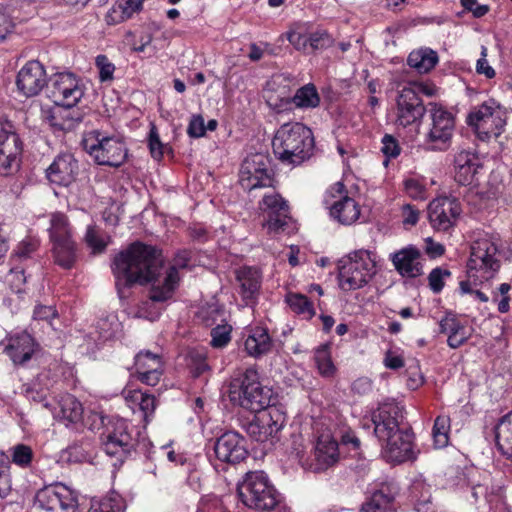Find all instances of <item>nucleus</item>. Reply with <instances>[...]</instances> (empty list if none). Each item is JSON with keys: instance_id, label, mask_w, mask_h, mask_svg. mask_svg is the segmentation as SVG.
I'll list each match as a JSON object with an SVG mask.
<instances>
[{"instance_id": "40", "label": "nucleus", "mask_w": 512, "mask_h": 512, "mask_svg": "<svg viewBox=\"0 0 512 512\" xmlns=\"http://www.w3.org/2000/svg\"><path fill=\"white\" fill-rule=\"evenodd\" d=\"M286 301L295 313L302 314L307 318H312L315 314L312 303L305 295L290 293L287 295Z\"/></svg>"}, {"instance_id": "56", "label": "nucleus", "mask_w": 512, "mask_h": 512, "mask_svg": "<svg viewBox=\"0 0 512 512\" xmlns=\"http://www.w3.org/2000/svg\"><path fill=\"white\" fill-rule=\"evenodd\" d=\"M405 189L408 195L414 199H424L425 189L424 187L414 179H408L405 181Z\"/></svg>"}, {"instance_id": "6", "label": "nucleus", "mask_w": 512, "mask_h": 512, "mask_svg": "<svg viewBox=\"0 0 512 512\" xmlns=\"http://www.w3.org/2000/svg\"><path fill=\"white\" fill-rule=\"evenodd\" d=\"M94 416L104 425L101 434L103 450L107 455L116 457L118 461L123 463L138 445L137 438L132 435L133 428L131 424L122 418L110 419L105 424L101 416L98 414Z\"/></svg>"}, {"instance_id": "11", "label": "nucleus", "mask_w": 512, "mask_h": 512, "mask_svg": "<svg viewBox=\"0 0 512 512\" xmlns=\"http://www.w3.org/2000/svg\"><path fill=\"white\" fill-rule=\"evenodd\" d=\"M373 433L379 443L390 439L410 424L405 420L404 408L395 401L380 403L371 413Z\"/></svg>"}, {"instance_id": "60", "label": "nucleus", "mask_w": 512, "mask_h": 512, "mask_svg": "<svg viewBox=\"0 0 512 512\" xmlns=\"http://www.w3.org/2000/svg\"><path fill=\"white\" fill-rule=\"evenodd\" d=\"M10 469L0 471V497L6 498L11 492Z\"/></svg>"}, {"instance_id": "46", "label": "nucleus", "mask_w": 512, "mask_h": 512, "mask_svg": "<svg viewBox=\"0 0 512 512\" xmlns=\"http://www.w3.org/2000/svg\"><path fill=\"white\" fill-rule=\"evenodd\" d=\"M451 272L441 267L434 268L428 275L429 287L434 293H440L445 285L444 279L450 277Z\"/></svg>"}, {"instance_id": "44", "label": "nucleus", "mask_w": 512, "mask_h": 512, "mask_svg": "<svg viewBox=\"0 0 512 512\" xmlns=\"http://www.w3.org/2000/svg\"><path fill=\"white\" fill-rule=\"evenodd\" d=\"M61 457L69 463H81L86 460L87 453L82 443L74 442L62 451Z\"/></svg>"}, {"instance_id": "27", "label": "nucleus", "mask_w": 512, "mask_h": 512, "mask_svg": "<svg viewBox=\"0 0 512 512\" xmlns=\"http://www.w3.org/2000/svg\"><path fill=\"white\" fill-rule=\"evenodd\" d=\"M19 91L26 97L37 95L46 82L44 67L39 61L28 62L18 73L16 80Z\"/></svg>"}, {"instance_id": "18", "label": "nucleus", "mask_w": 512, "mask_h": 512, "mask_svg": "<svg viewBox=\"0 0 512 512\" xmlns=\"http://www.w3.org/2000/svg\"><path fill=\"white\" fill-rule=\"evenodd\" d=\"M461 212L460 202L451 197L434 199L428 206L429 221L432 227L438 231L449 230Z\"/></svg>"}, {"instance_id": "13", "label": "nucleus", "mask_w": 512, "mask_h": 512, "mask_svg": "<svg viewBox=\"0 0 512 512\" xmlns=\"http://www.w3.org/2000/svg\"><path fill=\"white\" fill-rule=\"evenodd\" d=\"M272 170L270 159L262 153H255L247 156L240 169V184L246 190H253L260 187L272 185Z\"/></svg>"}, {"instance_id": "3", "label": "nucleus", "mask_w": 512, "mask_h": 512, "mask_svg": "<svg viewBox=\"0 0 512 512\" xmlns=\"http://www.w3.org/2000/svg\"><path fill=\"white\" fill-rule=\"evenodd\" d=\"M237 491L241 502L255 511L291 512L281 493L263 471L247 472L238 484Z\"/></svg>"}, {"instance_id": "17", "label": "nucleus", "mask_w": 512, "mask_h": 512, "mask_svg": "<svg viewBox=\"0 0 512 512\" xmlns=\"http://www.w3.org/2000/svg\"><path fill=\"white\" fill-rule=\"evenodd\" d=\"M426 107L415 87H404L397 97V123L407 127L423 118Z\"/></svg>"}, {"instance_id": "63", "label": "nucleus", "mask_w": 512, "mask_h": 512, "mask_svg": "<svg viewBox=\"0 0 512 512\" xmlns=\"http://www.w3.org/2000/svg\"><path fill=\"white\" fill-rule=\"evenodd\" d=\"M289 42L298 50L306 51L308 49V36L302 35L297 32H292L288 35Z\"/></svg>"}, {"instance_id": "19", "label": "nucleus", "mask_w": 512, "mask_h": 512, "mask_svg": "<svg viewBox=\"0 0 512 512\" xmlns=\"http://www.w3.org/2000/svg\"><path fill=\"white\" fill-rule=\"evenodd\" d=\"M261 209L267 214L263 227L268 234H278L285 231L289 220V207L279 194L265 195Z\"/></svg>"}, {"instance_id": "55", "label": "nucleus", "mask_w": 512, "mask_h": 512, "mask_svg": "<svg viewBox=\"0 0 512 512\" xmlns=\"http://www.w3.org/2000/svg\"><path fill=\"white\" fill-rule=\"evenodd\" d=\"M38 248V241L34 239L23 240L17 247L16 256L28 258Z\"/></svg>"}, {"instance_id": "38", "label": "nucleus", "mask_w": 512, "mask_h": 512, "mask_svg": "<svg viewBox=\"0 0 512 512\" xmlns=\"http://www.w3.org/2000/svg\"><path fill=\"white\" fill-rule=\"evenodd\" d=\"M10 453V464L13 463L22 469L31 467L34 460V451L29 445L18 443L10 448Z\"/></svg>"}, {"instance_id": "43", "label": "nucleus", "mask_w": 512, "mask_h": 512, "mask_svg": "<svg viewBox=\"0 0 512 512\" xmlns=\"http://www.w3.org/2000/svg\"><path fill=\"white\" fill-rule=\"evenodd\" d=\"M91 508L93 512H120L122 504L117 496H106L99 501H93Z\"/></svg>"}, {"instance_id": "15", "label": "nucleus", "mask_w": 512, "mask_h": 512, "mask_svg": "<svg viewBox=\"0 0 512 512\" xmlns=\"http://www.w3.org/2000/svg\"><path fill=\"white\" fill-rule=\"evenodd\" d=\"M46 91L55 105L76 106L84 94L79 81L71 73L52 76L47 82Z\"/></svg>"}, {"instance_id": "48", "label": "nucleus", "mask_w": 512, "mask_h": 512, "mask_svg": "<svg viewBox=\"0 0 512 512\" xmlns=\"http://www.w3.org/2000/svg\"><path fill=\"white\" fill-rule=\"evenodd\" d=\"M401 148L395 137L390 134H385L382 138L381 152L387 158H395L400 154Z\"/></svg>"}, {"instance_id": "35", "label": "nucleus", "mask_w": 512, "mask_h": 512, "mask_svg": "<svg viewBox=\"0 0 512 512\" xmlns=\"http://www.w3.org/2000/svg\"><path fill=\"white\" fill-rule=\"evenodd\" d=\"M292 101L299 108H315L320 103V96L313 84H307L296 91Z\"/></svg>"}, {"instance_id": "7", "label": "nucleus", "mask_w": 512, "mask_h": 512, "mask_svg": "<svg viewBox=\"0 0 512 512\" xmlns=\"http://www.w3.org/2000/svg\"><path fill=\"white\" fill-rule=\"evenodd\" d=\"M82 145L99 165L120 167L127 159L128 150L116 136H107L99 130L85 134Z\"/></svg>"}, {"instance_id": "53", "label": "nucleus", "mask_w": 512, "mask_h": 512, "mask_svg": "<svg viewBox=\"0 0 512 512\" xmlns=\"http://www.w3.org/2000/svg\"><path fill=\"white\" fill-rule=\"evenodd\" d=\"M149 149L154 159L160 160L163 157L164 145L161 143L159 136L154 129L150 131Z\"/></svg>"}, {"instance_id": "32", "label": "nucleus", "mask_w": 512, "mask_h": 512, "mask_svg": "<svg viewBox=\"0 0 512 512\" xmlns=\"http://www.w3.org/2000/svg\"><path fill=\"white\" fill-rule=\"evenodd\" d=\"M83 414V405L74 395L66 393L60 397L56 417L66 426L82 424Z\"/></svg>"}, {"instance_id": "25", "label": "nucleus", "mask_w": 512, "mask_h": 512, "mask_svg": "<svg viewBox=\"0 0 512 512\" xmlns=\"http://www.w3.org/2000/svg\"><path fill=\"white\" fill-rule=\"evenodd\" d=\"M496 253L497 247L491 240L483 238L474 241L467 263L468 272L478 269L498 270L500 265L495 258Z\"/></svg>"}, {"instance_id": "39", "label": "nucleus", "mask_w": 512, "mask_h": 512, "mask_svg": "<svg viewBox=\"0 0 512 512\" xmlns=\"http://www.w3.org/2000/svg\"><path fill=\"white\" fill-rule=\"evenodd\" d=\"M270 349V337L263 329L255 330L245 341L246 352H268Z\"/></svg>"}, {"instance_id": "2", "label": "nucleus", "mask_w": 512, "mask_h": 512, "mask_svg": "<svg viewBox=\"0 0 512 512\" xmlns=\"http://www.w3.org/2000/svg\"><path fill=\"white\" fill-rule=\"evenodd\" d=\"M229 396L232 402L255 413L247 426V433L255 441L265 442L281 429L282 414L271 405L273 391L261 383L256 369L247 368L241 376L233 379Z\"/></svg>"}, {"instance_id": "64", "label": "nucleus", "mask_w": 512, "mask_h": 512, "mask_svg": "<svg viewBox=\"0 0 512 512\" xmlns=\"http://www.w3.org/2000/svg\"><path fill=\"white\" fill-rule=\"evenodd\" d=\"M34 318L38 320H49L56 315V311L52 306L39 305L34 309Z\"/></svg>"}, {"instance_id": "59", "label": "nucleus", "mask_w": 512, "mask_h": 512, "mask_svg": "<svg viewBox=\"0 0 512 512\" xmlns=\"http://www.w3.org/2000/svg\"><path fill=\"white\" fill-rule=\"evenodd\" d=\"M142 0H126L124 6H122L121 20H127L132 17L135 12H139L142 9Z\"/></svg>"}, {"instance_id": "12", "label": "nucleus", "mask_w": 512, "mask_h": 512, "mask_svg": "<svg viewBox=\"0 0 512 512\" xmlns=\"http://www.w3.org/2000/svg\"><path fill=\"white\" fill-rule=\"evenodd\" d=\"M430 105L431 127L425 136V144L431 150L445 151L450 146L455 130V118L444 107L432 103Z\"/></svg>"}, {"instance_id": "22", "label": "nucleus", "mask_w": 512, "mask_h": 512, "mask_svg": "<svg viewBox=\"0 0 512 512\" xmlns=\"http://www.w3.org/2000/svg\"><path fill=\"white\" fill-rule=\"evenodd\" d=\"M331 195L338 197L331 207L330 215L339 223L350 225L360 216V208L356 201L345 193V186L341 182L335 183L331 187Z\"/></svg>"}, {"instance_id": "16", "label": "nucleus", "mask_w": 512, "mask_h": 512, "mask_svg": "<svg viewBox=\"0 0 512 512\" xmlns=\"http://www.w3.org/2000/svg\"><path fill=\"white\" fill-rule=\"evenodd\" d=\"M213 451L217 460L231 465L244 461L249 454L245 437L233 430H228L216 438Z\"/></svg>"}, {"instance_id": "8", "label": "nucleus", "mask_w": 512, "mask_h": 512, "mask_svg": "<svg viewBox=\"0 0 512 512\" xmlns=\"http://www.w3.org/2000/svg\"><path fill=\"white\" fill-rule=\"evenodd\" d=\"M49 236L55 262L64 269H70L76 261V243L68 218L63 213L51 215Z\"/></svg>"}, {"instance_id": "5", "label": "nucleus", "mask_w": 512, "mask_h": 512, "mask_svg": "<svg viewBox=\"0 0 512 512\" xmlns=\"http://www.w3.org/2000/svg\"><path fill=\"white\" fill-rule=\"evenodd\" d=\"M339 287L352 291L366 286L376 274V263L367 250L350 253L338 266Z\"/></svg>"}, {"instance_id": "26", "label": "nucleus", "mask_w": 512, "mask_h": 512, "mask_svg": "<svg viewBox=\"0 0 512 512\" xmlns=\"http://www.w3.org/2000/svg\"><path fill=\"white\" fill-rule=\"evenodd\" d=\"M163 354H135L134 367L137 379L148 385L156 386L164 372Z\"/></svg>"}, {"instance_id": "62", "label": "nucleus", "mask_w": 512, "mask_h": 512, "mask_svg": "<svg viewBox=\"0 0 512 512\" xmlns=\"http://www.w3.org/2000/svg\"><path fill=\"white\" fill-rule=\"evenodd\" d=\"M419 219V211L413 206L407 204L403 207V223L405 225H415Z\"/></svg>"}, {"instance_id": "52", "label": "nucleus", "mask_w": 512, "mask_h": 512, "mask_svg": "<svg viewBox=\"0 0 512 512\" xmlns=\"http://www.w3.org/2000/svg\"><path fill=\"white\" fill-rule=\"evenodd\" d=\"M487 48L482 46L481 58L478 59L476 64V72L485 75L486 78L492 79L495 77V70L489 65L487 59Z\"/></svg>"}, {"instance_id": "1", "label": "nucleus", "mask_w": 512, "mask_h": 512, "mask_svg": "<svg viewBox=\"0 0 512 512\" xmlns=\"http://www.w3.org/2000/svg\"><path fill=\"white\" fill-rule=\"evenodd\" d=\"M112 270L116 277V287H130L134 284L151 283L149 298L142 301L135 312L138 318L156 320L162 311L159 304L171 299L179 281L178 270L170 268L162 275L161 252L154 246L142 242L132 243L126 250L117 254Z\"/></svg>"}, {"instance_id": "33", "label": "nucleus", "mask_w": 512, "mask_h": 512, "mask_svg": "<svg viewBox=\"0 0 512 512\" xmlns=\"http://www.w3.org/2000/svg\"><path fill=\"white\" fill-rule=\"evenodd\" d=\"M495 441L501 455L512 461V410L498 420L495 426Z\"/></svg>"}, {"instance_id": "21", "label": "nucleus", "mask_w": 512, "mask_h": 512, "mask_svg": "<svg viewBox=\"0 0 512 512\" xmlns=\"http://www.w3.org/2000/svg\"><path fill=\"white\" fill-rule=\"evenodd\" d=\"M22 144L14 132H0V175L8 176L17 172L20 167Z\"/></svg>"}, {"instance_id": "61", "label": "nucleus", "mask_w": 512, "mask_h": 512, "mask_svg": "<svg viewBox=\"0 0 512 512\" xmlns=\"http://www.w3.org/2000/svg\"><path fill=\"white\" fill-rule=\"evenodd\" d=\"M123 393L127 403L134 410L136 407L138 408L140 399L143 398L145 392L140 389H125Z\"/></svg>"}, {"instance_id": "49", "label": "nucleus", "mask_w": 512, "mask_h": 512, "mask_svg": "<svg viewBox=\"0 0 512 512\" xmlns=\"http://www.w3.org/2000/svg\"><path fill=\"white\" fill-rule=\"evenodd\" d=\"M96 66L99 69V77L101 81H109L113 79L114 65L108 60L105 55H98L96 57Z\"/></svg>"}, {"instance_id": "47", "label": "nucleus", "mask_w": 512, "mask_h": 512, "mask_svg": "<svg viewBox=\"0 0 512 512\" xmlns=\"http://www.w3.org/2000/svg\"><path fill=\"white\" fill-rule=\"evenodd\" d=\"M230 326H217L211 331V346L215 349L223 348L230 341Z\"/></svg>"}, {"instance_id": "31", "label": "nucleus", "mask_w": 512, "mask_h": 512, "mask_svg": "<svg viewBox=\"0 0 512 512\" xmlns=\"http://www.w3.org/2000/svg\"><path fill=\"white\" fill-rule=\"evenodd\" d=\"M240 294L246 305L254 303L261 285V275L257 268L242 267L236 272Z\"/></svg>"}, {"instance_id": "36", "label": "nucleus", "mask_w": 512, "mask_h": 512, "mask_svg": "<svg viewBox=\"0 0 512 512\" xmlns=\"http://www.w3.org/2000/svg\"><path fill=\"white\" fill-rule=\"evenodd\" d=\"M7 349L21 352H36L39 349V344L30 333L21 331L10 336Z\"/></svg>"}, {"instance_id": "24", "label": "nucleus", "mask_w": 512, "mask_h": 512, "mask_svg": "<svg viewBox=\"0 0 512 512\" xmlns=\"http://www.w3.org/2000/svg\"><path fill=\"white\" fill-rule=\"evenodd\" d=\"M79 164L70 153H62L55 157L51 165L46 169L47 179L60 186H69L78 175Z\"/></svg>"}, {"instance_id": "14", "label": "nucleus", "mask_w": 512, "mask_h": 512, "mask_svg": "<svg viewBox=\"0 0 512 512\" xmlns=\"http://www.w3.org/2000/svg\"><path fill=\"white\" fill-rule=\"evenodd\" d=\"M414 438L415 435L410 425L402 428L390 439L380 443L383 458L391 464H402L416 460L417 452L415 451Z\"/></svg>"}, {"instance_id": "9", "label": "nucleus", "mask_w": 512, "mask_h": 512, "mask_svg": "<svg viewBox=\"0 0 512 512\" xmlns=\"http://www.w3.org/2000/svg\"><path fill=\"white\" fill-rule=\"evenodd\" d=\"M32 512H78L77 496L62 483L45 486L36 492Z\"/></svg>"}, {"instance_id": "42", "label": "nucleus", "mask_w": 512, "mask_h": 512, "mask_svg": "<svg viewBox=\"0 0 512 512\" xmlns=\"http://www.w3.org/2000/svg\"><path fill=\"white\" fill-rule=\"evenodd\" d=\"M315 366L318 373L324 378H332L337 372V367L334 364L331 354H315Z\"/></svg>"}, {"instance_id": "20", "label": "nucleus", "mask_w": 512, "mask_h": 512, "mask_svg": "<svg viewBox=\"0 0 512 512\" xmlns=\"http://www.w3.org/2000/svg\"><path fill=\"white\" fill-rule=\"evenodd\" d=\"M398 493L399 487L395 481L380 482L361 505L359 512H396L395 499Z\"/></svg>"}, {"instance_id": "4", "label": "nucleus", "mask_w": 512, "mask_h": 512, "mask_svg": "<svg viewBox=\"0 0 512 512\" xmlns=\"http://www.w3.org/2000/svg\"><path fill=\"white\" fill-rule=\"evenodd\" d=\"M272 147L275 156L283 164L300 165L312 154L313 133L302 123H285L276 131Z\"/></svg>"}, {"instance_id": "41", "label": "nucleus", "mask_w": 512, "mask_h": 512, "mask_svg": "<svg viewBox=\"0 0 512 512\" xmlns=\"http://www.w3.org/2000/svg\"><path fill=\"white\" fill-rule=\"evenodd\" d=\"M185 361L193 378H198L210 370L206 354H187Z\"/></svg>"}, {"instance_id": "37", "label": "nucleus", "mask_w": 512, "mask_h": 512, "mask_svg": "<svg viewBox=\"0 0 512 512\" xmlns=\"http://www.w3.org/2000/svg\"><path fill=\"white\" fill-rule=\"evenodd\" d=\"M450 418L447 415L436 417L432 429L434 446L438 449L444 448L449 443Z\"/></svg>"}, {"instance_id": "28", "label": "nucleus", "mask_w": 512, "mask_h": 512, "mask_svg": "<svg viewBox=\"0 0 512 512\" xmlns=\"http://www.w3.org/2000/svg\"><path fill=\"white\" fill-rule=\"evenodd\" d=\"M83 112L75 106L55 105L44 112V119L54 130L71 131L83 120Z\"/></svg>"}, {"instance_id": "51", "label": "nucleus", "mask_w": 512, "mask_h": 512, "mask_svg": "<svg viewBox=\"0 0 512 512\" xmlns=\"http://www.w3.org/2000/svg\"><path fill=\"white\" fill-rule=\"evenodd\" d=\"M204 119L201 115H194L188 125L187 133L192 138H199L205 135Z\"/></svg>"}, {"instance_id": "29", "label": "nucleus", "mask_w": 512, "mask_h": 512, "mask_svg": "<svg viewBox=\"0 0 512 512\" xmlns=\"http://www.w3.org/2000/svg\"><path fill=\"white\" fill-rule=\"evenodd\" d=\"M339 444L330 433L317 437L314 448L315 469L324 471L339 461Z\"/></svg>"}, {"instance_id": "45", "label": "nucleus", "mask_w": 512, "mask_h": 512, "mask_svg": "<svg viewBox=\"0 0 512 512\" xmlns=\"http://www.w3.org/2000/svg\"><path fill=\"white\" fill-rule=\"evenodd\" d=\"M333 44V38L324 30L308 35V48L312 51L326 49Z\"/></svg>"}, {"instance_id": "10", "label": "nucleus", "mask_w": 512, "mask_h": 512, "mask_svg": "<svg viewBox=\"0 0 512 512\" xmlns=\"http://www.w3.org/2000/svg\"><path fill=\"white\" fill-rule=\"evenodd\" d=\"M467 123L474 127L482 141L497 139L506 125L503 113L494 101L484 102L475 107L468 115Z\"/></svg>"}, {"instance_id": "50", "label": "nucleus", "mask_w": 512, "mask_h": 512, "mask_svg": "<svg viewBox=\"0 0 512 512\" xmlns=\"http://www.w3.org/2000/svg\"><path fill=\"white\" fill-rule=\"evenodd\" d=\"M85 241L94 253H100L106 247V243L99 237L97 231L91 227L86 232Z\"/></svg>"}, {"instance_id": "34", "label": "nucleus", "mask_w": 512, "mask_h": 512, "mask_svg": "<svg viewBox=\"0 0 512 512\" xmlns=\"http://www.w3.org/2000/svg\"><path fill=\"white\" fill-rule=\"evenodd\" d=\"M408 65L419 73H427L435 67L438 62V55L430 49L413 51L407 59Z\"/></svg>"}, {"instance_id": "23", "label": "nucleus", "mask_w": 512, "mask_h": 512, "mask_svg": "<svg viewBox=\"0 0 512 512\" xmlns=\"http://www.w3.org/2000/svg\"><path fill=\"white\" fill-rule=\"evenodd\" d=\"M389 259L402 277L417 278L423 274L422 253L413 245L391 253Z\"/></svg>"}, {"instance_id": "30", "label": "nucleus", "mask_w": 512, "mask_h": 512, "mask_svg": "<svg viewBox=\"0 0 512 512\" xmlns=\"http://www.w3.org/2000/svg\"><path fill=\"white\" fill-rule=\"evenodd\" d=\"M455 181L460 185H471L482 168V164L478 156L467 150L459 151L454 158Z\"/></svg>"}, {"instance_id": "58", "label": "nucleus", "mask_w": 512, "mask_h": 512, "mask_svg": "<svg viewBox=\"0 0 512 512\" xmlns=\"http://www.w3.org/2000/svg\"><path fill=\"white\" fill-rule=\"evenodd\" d=\"M351 390L355 394L366 395L372 391V381L367 377H360L352 383Z\"/></svg>"}, {"instance_id": "57", "label": "nucleus", "mask_w": 512, "mask_h": 512, "mask_svg": "<svg viewBox=\"0 0 512 512\" xmlns=\"http://www.w3.org/2000/svg\"><path fill=\"white\" fill-rule=\"evenodd\" d=\"M461 5L478 18L484 16L489 10L486 5L479 4L477 0H461Z\"/></svg>"}, {"instance_id": "54", "label": "nucleus", "mask_w": 512, "mask_h": 512, "mask_svg": "<svg viewBox=\"0 0 512 512\" xmlns=\"http://www.w3.org/2000/svg\"><path fill=\"white\" fill-rule=\"evenodd\" d=\"M156 408V399L153 395L144 393L143 398L140 399L138 409L143 412L144 419L147 421L149 415L153 414Z\"/></svg>"}]
</instances>
